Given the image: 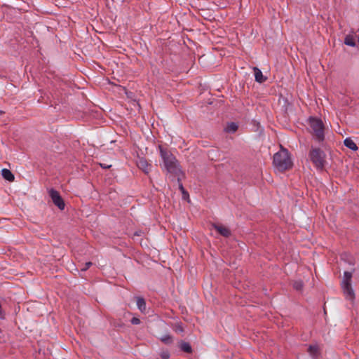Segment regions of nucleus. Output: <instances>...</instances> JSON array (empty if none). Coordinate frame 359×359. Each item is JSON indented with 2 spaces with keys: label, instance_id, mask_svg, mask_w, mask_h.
Instances as JSON below:
<instances>
[{
  "label": "nucleus",
  "instance_id": "obj_8",
  "mask_svg": "<svg viewBox=\"0 0 359 359\" xmlns=\"http://www.w3.org/2000/svg\"><path fill=\"white\" fill-rule=\"evenodd\" d=\"M213 227L223 236L229 237L231 235L230 230L222 225L213 224Z\"/></svg>",
  "mask_w": 359,
  "mask_h": 359
},
{
  "label": "nucleus",
  "instance_id": "obj_24",
  "mask_svg": "<svg viewBox=\"0 0 359 359\" xmlns=\"http://www.w3.org/2000/svg\"><path fill=\"white\" fill-rule=\"evenodd\" d=\"M180 189L184 191V189H183L182 185L180 186Z\"/></svg>",
  "mask_w": 359,
  "mask_h": 359
},
{
  "label": "nucleus",
  "instance_id": "obj_22",
  "mask_svg": "<svg viewBox=\"0 0 359 359\" xmlns=\"http://www.w3.org/2000/svg\"><path fill=\"white\" fill-rule=\"evenodd\" d=\"M178 330H180L181 332L183 331V329H182V327L180 325H179V327H178Z\"/></svg>",
  "mask_w": 359,
  "mask_h": 359
},
{
  "label": "nucleus",
  "instance_id": "obj_25",
  "mask_svg": "<svg viewBox=\"0 0 359 359\" xmlns=\"http://www.w3.org/2000/svg\"><path fill=\"white\" fill-rule=\"evenodd\" d=\"M135 235L140 236L139 233H135Z\"/></svg>",
  "mask_w": 359,
  "mask_h": 359
},
{
  "label": "nucleus",
  "instance_id": "obj_18",
  "mask_svg": "<svg viewBox=\"0 0 359 359\" xmlns=\"http://www.w3.org/2000/svg\"><path fill=\"white\" fill-rule=\"evenodd\" d=\"M161 340L166 344H169L172 341V338L170 335H165L161 339Z\"/></svg>",
  "mask_w": 359,
  "mask_h": 359
},
{
  "label": "nucleus",
  "instance_id": "obj_6",
  "mask_svg": "<svg viewBox=\"0 0 359 359\" xmlns=\"http://www.w3.org/2000/svg\"><path fill=\"white\" fill-rule=\"evenodd\" d=\"M49 195L53 202V203L61 210L65 208V203L62 197L60 196L59 192L54 189H50L49 191Z\"/></svg>",
  "mask_w": 359,
  "mask_h": 359
},
{
  "label": "nucleus",
  "instance_id": "obj_3",
  "mask_svg": "<svg viewBox=\"0 0 359 359\" xmlns=\"http://www.w3.org/2000/svg\"><path fill=\"white\" fill-rule=\"evenodd\" d=\"M309 157L313 165L318 170H323L327 163L325 153L319 148H312Z\"/></svg>",
  "mask_w": 359,
  "mask_h": 359
},
{
  "label": "nucleus",
  "instance_id": "obj_2",
  "mask_svg": "<svg viewBox=\"0 0 359 359\" xmlns=\"http://www.w3.org/2000/svg\"><path fill=\"white\" fill-rule=\"evenodd\" d=\"M158 149L160 151L161 157L163 161V166L168 172L178 175L181 170L179 168L177 161L175 156L168 149H164L162 146L159 145Z\"/></svg>",
  "mask_w": 359,
  "mask_h": 359
},
{
  "label": "nucleus",
  "instance_id": "obj_17",
  "mask_svg": "<svg viewBox=\"0 0 359 359\" xmlns=\"http://www.w3.org/2000/svg\"><path fill=\"white\" fill-rule=\"evenodd\" d=\"M293 287L297 290H301L303 287V283L301 280L295 281L293 284Z\"/></svg>",
  "mask_w": 359,
  "mask_h": 359
},
{
  "label": "nucleus",
  "instance_id": "obj_5",
  "mask_svg": "<svg viewBox=\"0 0 359 359\" xmlns=\"http://www.w3.org/2000/svg\"><path fill=\"white\" fill-rule=\"evenodd\" d=\"M309 127L311 133L316 140L322 142L324 140V125L320 119L310 118L309 120Z\"/></svg>",
  "mask_w": 359,
  "mask_h": 359
},
{
  "label": "nucleus",
  "instance_id": "obj_1",
  "mask_svg": "<svg viewBox=\"0 0 359 359\" xmlns=\"http://www.w3.org/2000/svg\"><path fill=\"white\" fill-rule=\"evenodd\" d=\"M273 165L279 172H284L292 167V162L287 149L281 145L280 150L273 155Z\"/></svg>",
  "mask_w": 359,
  "mask_h": 359
},
{
  "label": "nucleus",
  "instance_id": "obj_16",
  "mask_svg": "<svg viewBox=\"0 0 359 359\" xmlns=\"http://www.w3.org/2000/svg\"><path fill=\"white\" fill-rule=\"evenodd\" d=\"M237 129L238 126L235 123H229L226 128V130L229 133H234Z\"/></svg>",
  "mask_w": 359,
  "mask_h": 359
},
{
  "label": "nucleus",
  "instance_id": "obj_13",
  "mask_svg": "<svg viewBox=\"0 0 359 359\" xmlns=\"http://www.w3.org/2000/svg\"><path fill=\"white\" fill-rule=\"evenodd\" d=\"M344 43L347 46L355 47V42L354 37L352 35H347L346 36L344 39Z\"/></svg>",
  "mask_w": 359,
  "mask_h": 359
},
{
  "label": "nucleus",
  "instance_id": "obj_11",
  "mask_svg": "<svg viewBox=\"0 0 359 359\" xmlns=\"http://www.w3.org/2000/svg\"><path fill=\"white\" fill-rule=\"evenodd\" d=\"M136 303L139 310L144 313L147 308L145 300L142 297H137Z\"/></svg>",
  "mask_w": 359,
  "mask_h": 359
},
{
  "label": "nucleus",
  "instance_id": "obj_19",
  "mask_svg": "<svg viewBox=\"0 0 359 359\" xmlns=\"http://www.w3.org/2000/svg\"><path fill=\"white\" fill-rule=\"evenodd\" d=\"M131 323L133 325H139L140 323V320L137 318L134 317L131 319Z\"/></svg>",
  "mask_w": 359,
  "mask_h": 359
},
{
  "label": "nucleus",
  "instance_id": "obj_10",
  "mask_svg": "<svg viewBox=\"0 0 359 359\" xmlns=\"http://www.w3.org/2000/svg\"><path fill=\"white\" fill-rule=\"evenodd\" d=\"M344 145L353 151H357L358 147L356 144L350 138L347 137L344 141Z\"/></svg>",
  "mask_w": 359,
  "mask_h": 359
},
{
  "label": "nucleus",
  "instance_id": "obj_14",
  "mask_svg": "<svg viewBox=\"0 0 359 359\" xmlns=\"http://www.w3.org/2000/svg\"><path fill=\"white\" fill-rule=\"evenodd\" d=\"M309 352L310 353L312 357H318V351L319 347L318 345H311L308 348Z\"/></svg>",
  "mask_w": 359,
  "mask_h": 359
},
{
  "label": "nucleus",
  "instance_id": "obj_9",
  "mask_svg": "<svg viewBox=\"0 0 359 359\" xmlns=\"http://www.w3.org/2000/svg\"><path fill=\"white\" fill-rule=\"evenodd\" d=\"M255 81L258 83H263L266 80V77L264 76L261 70L257 67H254Z\"/></svg>",
  "mask_w": 359,
  "mask_h": 359
},
{
  "label": "nucleus",
  "instance_id": "obj_15",
  "mask_svg": "<svg viewBox=\"0 0 359 359\" xmlns=\"http://www.w3.org/2000/svg\"><path fill=\"white\" fill-rule=\"evenodd\" d=\"M180 348L182 351L186 352V353H190L191 352V345L187 342H182L180 344Z\"/></svg>",
  "mask_w": 359,
  "mask_h": 359
},
{
  "label": "nucleus",
  "instance_id": "obj_23",
  "mask_svg": "<svg viewBox=\"0 0 359 359\" xmlns=\"http://www.w3.org/2000/svg\"><path fill=\"white\" fill-rule=\"evenodd\" d=\"M3 114H4V112L0 110V115H2Z\"/></svg>",
  "mask_w": 359,
  "mask_h": 359
},
{
  "label": "nucleus",
  "instance_id": "obj_12",
  "mask_svg": "<svg viewBox=\"0 0 359 359\" xmlns=\"http://www.w3.org/2000/svg\"><path fill=\"white\" fill-rule=\"evenodd\" d=\"M1 172L2 176L5 180L9 182H13L14 180V175L9 170L4 168L1 170Z\"/></svg>",
  "mask_w": 359,
  "mask_h": 359
},
{
  "label": "nucleus",
  "instance_id": "obj_20",
  "mask_svg": "<svg viewBox=\"0 0 359 359\" xmlns=\"http://www.w3.org/2000/svg\"><path fill=\"white\" fill-rule=\"evenodd\" d=\"M92 264H93V263L90 262H86L85 264L84 267L81 269V271H86L92 266Z\"/></svg>",
  "mask_w": 359,
  "mask_h": 359
},
{
  "label": "nucleus",
  "instance_id": "obj_4",
  "mask_svg": "<svg viewBox=\"0 0 359 359\" xmlns=\"http://www.w3.org/2000/svg\"><path fill=\"white\" fill-rule=\"evenodd\" d=\"M352 273L345 271L341 283V289L345 299L351 303L355 299V293L351 285Z\"/></svg>",
  "mask_w": 359,
  "mask_h": 359
},
{
  "label": "nucleus",
  "instance_id": "obj_7",
  "mask_svg": "<svg viewBox=\"0 0 359 359\" xmlns=\"http://www.w3.org/2000/svg\"><path fill=\"white\" fill-rule=\"evenodd\" d=\"M137 167L141 169L144 172L149 173L151 170V165L149 164L147 161L144 158H139L137 161Z\"/></svg>",
  "mask_w": 359,
  "mask_h": 359
},
{
  "label": "nucleus",
  "instance_id": "obj_21",
  "mask_svg": "<svg viewBox=\"0 0 359 359\" xmlns=\"http://www.w3.org/2000/svg\"><path fill=\"white\" fill-rule=\"evenodd\" d=\"M100 165L104 169H107V168H109L111 167V165H109V164H106V163H100Z\"/></svg>",
  "mask_w": 359,
  "mask_h": 359
}]
</instances>
